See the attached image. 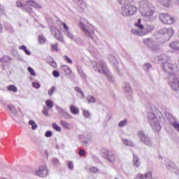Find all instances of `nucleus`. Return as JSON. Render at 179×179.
Returning <instances> with one entry per match:
<instances>
[{
    "instance_id": "f257e3e1",
    "label": "nucleus",
    "mask_w": 179,
    "mask_h": 179,
    "mask_svg": "<svg viewBox=\"0 0 179 179\" xmlns=\"http://www.w3.org/2000/svg\"><path fill=\"white\" fill-rule=\"evenodd\" d=\"M57 27L59 29H57V27L55 26H52L50 27V31L52 34L55 36V38H57V40L61 41L62 43H64V36L61 33V30H62L63 29H64V33H66V34L67 37H69V38H73V34H71V31H69V27L65 24V22H59L57 24Z\"/></svg>"
},
{
    "instance_id": "f03ea898",
    "label": "nucleus",
    "mask_w": 179,
    "mask_h": 179,
    "mask_svg": "<svg viewBox=\"0 0 179 179\" xmlns=\"http://www.w3.org/2000/svg\"><path fill=\"white\" fill-rule=\"evenodd\" d=\"M139 9L143 16H152L154 13L153 7L148 1H142L139 3Z\"/></svg>"
},
{
    "instance_id": "7ed1b4c3",
    "label": "nucleus",
    "mask_w": 179,
    "mask_h": 179,
    "mask_svg": "<svg viewBox=\"0 0 179 179\" xmlns=\"http://www.w3.org/2000/svg\"><path fill=\"white\" fill-rule=\"evenodd\" d=\"M138 8L135 5L129 3L122 7L121 13L122 16L127 17L128 16H134Z\"/></svg>"
},
{
    "instance_id": "20e7f679",
    "label": "nucleus",
    "mask_w": 179,
    "mask_h": 179,
    "mask_svg": "<svg viewBox=\"0 0 179 179\" xmlns=\"http://www.w3.org/2000/svg\"><path fill=\"white\" fill-rule=\"evenodd\" d=\"M168 84L172 90L178 92L179 90V76L175 74H170L168 79Z\"/></svg>"
},
{
    "instance_id": "39448f33",
    "label": "nucleus",
    "mask_w": 179,
    "mask_h": 179,
    "mask_svg": "<svg viewBox=\"0 0 179 179\" xmlns=\"http://www.w3.org/2000/svg\"><path fill=\"white\" fill-rule=\"evenodd\" d=\"M159 17L160 22L164 24H173L174 23V17L169 13H160Z\"/></svg>"
},
{
    "instance_id": "423d86ee",
    "label": "nucleus",
    "mask_w": 179,
    "mask_h": 179,
    "mask_svg": "<svg viewBox=\"0 0 179 179\" xmlns=\"http://www.w3.org/2000/svg\"><path fill=\"white\" fill-rule=\"evenodd\" d=\"M103 157L110 162V163H114L115 162V155L113 153V152L110 150H103Z\"/></svg>"
},
{
    "instance_id": "0eeeda50",
    "label": "nucleus",
    "mask_w": 179,
    "mask_h": 179,
    "mask_svg": "<svg viewBox=\"0 0 179 179\" xmlns=\"http://www.w3.org/2000/svg\"><path fill=\"white\" fill-rule=\"evenodd\" d=\"M47 174H48V169H47V166H41L39 170L36 171V175L41 178L47 177Z\"/></svg>"
},
{
    "instance_id": "6e6552de",
    "label": "nucleus",
    "mask_w": 179,
    "mask_h": 179,
    "mask_svg": "<svg viewBox=\"0 0 179 179\" xmlns=\"http://www.w3.org/2000/svg\"><path fill=\"white\" fill-rule=\"evenodd\" d=\"M138 136L141 142H143L145 145H150V139L144 134L143 131H140L138 133Z\"/></svg>"
},
{
    "instance_id": "1a4fd4ad",
    "label": "nucleus",
    "mask_w": 179,
    "mask_h": 179,
    "mask_svg": "<svg viewBox=\"0 0 179 179\" xmlns=\"http://www.w3.org/2000/svg\"><path fill=\"white\" fill-rule=\"evenodd\" d=\"M157 1L164 8H170L171 6V0H157Z\"/></svg>"
},
{
    "instance_id": "9d476101",
    "label": "nucleus",
    "mask_w": 179,
    "mask_h": 179,
    "mask_svg": "<svg viewBox=\"0 0 179 179\" xmlns=\"http://www.w3.org/2000/svg\"><path fill=\"white\" fill-rule=\"evenodd\" d=\"M60 124L64 129H72V124L68 123V122L65 120H61Z\"/></svg>"
},
{
    "instance_id": "9b49d317",
    "label": "nucleus",
    "mask_w": 179,
    "mask_h": 179,
    "mask_svg": "<svg viewBox=\"0 0 179 179\" xmlns=\"http://www.w3.org/2000/svg\"><path fill=\"white\" fill-rule=\"evenodd\" d=\"M79 26L81 29H83V31L86 33V34H88V36L90 37L91 34H94V30H91L89 31L88 29H86V27H85V24L80 22L79 24Z\"/></svg>"
},
{
    "instance_id": "f8f14e48",
    "label": "nucleus",
    "mask_w": 179,
    "mask_h": 179,
    "mask_svg": "<svg viewBox=\"0 0 179 179\" xmlns=\"http://www.w3.org/2000/svg\"><path fill=\"white\" fill-rule=\"evenodd\" d=\"M61 69L65 72L66 75H71L72 73V69H71V68L67 65L62 66Z\"/></svg>"
},
{
    "instance_id": "ddd939ff",
    "label": "nucleus",
    "mask_w": 179,
    "mask_h": 179,
    "mask_svg": "<svg viewBox=\"0 0 179 179\" xmlns=\"http://www.w3.org/2000/svg\"><path fill=\"white\" fill-rule=\"evenodd\" d=\"M27 3L29 6H33V8H41V6H40V4H38L35 1L33 0L27 1Z\"/></svg>"
},
{
    "instance_id": "4468645a",
    "label": "nucleus",
    "mask_w": 179,
    "mask_h": 179,
    "mask_svg": "<svg viewBox=\"0 0 179 179\" xmlns=\"http://www.w3.org/2000/svg\"><path fill=\"white\" fill-rule=\"evenodd\" d=\"M169 47L172 48V50H179V41H173L170 45Z\"/></svg>"
},
{
    "instance_id": "2eb2a0df",
    "label": "nucleus",
    "mask_w": 179,
    "mask_h": 179,
    "mask_svg": "<svg viewBox=\"0 0 179 179\" xmlns=\"http://www.w3.org/2000/svg\"><path fill=\"white\" fill-rule=\"evenodd\" d=\"M136 27L139 30H143V25H142V20L138 19L137 22L135 23Z\"/></svg>"
},
{
    "instance_id": "dca6fc26",
    "label": "nucleus",
    "mask_w": 179,
    "mask_h": 179,
    "mask_svg": "<svg viewBox=\"0 0 179 179\" xmlns=\"http://www.w3.org/2000/svg\"><path fill=\"white\" fill-rule=\"evenodd\" d=\"M70 111L72 114L76 115L79 113V108H76L75 106L72 105L70 106Z\"/></svg>"
},
{
    "instance_id": "f3484780",
    "label": "nucleus",
    "mask_w": 179,
    "mask_h": 179,
    "mask_svg": "<svg viewBox=\"0 0 179 179\" xmlns=\"http://www.w3.org/2000/svg\"><path fill=\"white\" fill-rule=\"evenodd\" d=\"M7 90L8 92H13V93H16V92H17V87L13 85H8L7 87Z\"/></svg>"
},
{
    "instance_id": "a211bd4d",
    "label": "nucleus",
    "mask_w": 179,
    "mask_h": 179,
    "mask_svg": "<svg viewBox=\"0 0 179 179\" xmlns=\"http://www.w3.org/2000/svg\"><path fill=\"white\" fill-rule=\"evenodd\" d=\"M45 104H46L47 107H48V108H52V107H54V103H52V101H51V100H47L45 101Z\"/></svg>"
},
{
    "instance_id": "6ab92c4d",
    "label": "nucleus",
    "mask_w": 179,
    "mask_h": 179,
    "mask_svg": "<svg viewBox=\"0 0 179 179\" xmlns=\"http://www.w3.org/2000/svg\"><path fill=\"white\" fill-rule=\"evenodd\" d=\"M29 125H31V129H37V124H36V122H34V121L29 120Z\"/></svg>"
},
{
    "instance_id": "aec40b11",
    "label": "nucleus",
    "mask_w": 179,
    "mask_h": 179,
    "mask_svg": "<svg viewBox=\"0 0 179 179\" xmlns=\"http://www.w3.org/2000/svg\"><path fill=\"white\" fill-rule=\"evenodd\" d=\"M52 51L58 52V43L51 44L50 45Z\"/></svg>"
},
{
    "instance_id": "412c9836",
    "label": "nucleus",
    "mask_w": 179,
    "mask_h": 179,
    "mask_svg": "<svg viewBox=\"0 0 179 179\" xmlns=\"http://www.w3.org/2000/svg\"><path fill=\"white\" fill-rule=\"evenodd\" d=\"M74 90L77 92V93H79L81 94V97L83 99L85 97V94H83V92H82V90L79 88V87H76Z\"/></svg>"
},
{
    "instance_id": "4be33fe9",
    "label": "nucleus",
    "mask_w": 179,
    "mask_h": 179,
    "mask_svg": "<svg viewBox=\"0 0 179 179\" xmlns=\"http://www.w3.org/2000/svg\"><path fill=\"white\" fill-rule=\"evenodd\" d=\"M38 41L41 43V44H44V43H45V37H44L43 35L39 36Z\"/></svg>"
},
{
    "instance_id": "5701e85b",
    "label": "nucleus",
    "mask_w": 179,
    "mask_h": 179,
    "mask_svg": "<svg viewBox=\"0 0 179 179\" xmlns=\"http://www.w3.org/2000/svg\"><path fill=\"white\" fill-rule=\"evenodd\" d=\"M8 110L11 112V113H17V110H16V108H15V106L10 105L8 106Z\"/></svg>"
},
{
    "instance_id": "b1692460",
    "label": "nucleus",
    "mask_w": 179,
    "mask_h": 179,
    "mask_svg": "<svg viewBox=\"0 0 179 179\" xmlns=\"http://www.w3.org/2000/svg\"><path fill=\"white\" fill-rule=\"evenodd\" d=\"M52 128H54L57 132H61V127L58 126L57 123H53Z\"/></svg>"
},
{
    "instance_id": "393cba45",
    "label": "nucleus",
    "mask_w": 179,
    "mask_h": 179,
    "mask_svg": "<svg viewBox=\"0 0 179 179\" xmlns=\"http://www.w3.org/2000/svg\"><path fill=\"white\" fill-rule=\"evenodd\" d=\"M99 65V68L98 69L99 72H103L104 71V63L100 62Z\"/></svg>"
},
{
    "instance_id": "a878e982",
    "label": "nucleus",
    "mask_w": 179,
    "mask_h": 179,
    "mask_svg": "<svg viewBox=\"0 0 179 179\" xmlns=\"http://www.w3.org/2000/svg\"><path fill=\"white\" fill-rule=\"evenodd\" d=\"M143 43L145 45H150V44H152V39L150 38L144 39Z\"/></svg>"
},
{
    "instance_id": "bb28decb",
    "label": "nucleus",
    "mask_w": 179,
    "mask_h": 179,
    "mask_svg": "<svg viewBox=\"0 0 179 179\" xmlns=\"http://www.w3.org/2000/svg\"><path fill=\"white\" fill-rule=\"evenodd\" d=\"M133 162H134V164H135V166L136 167H138V166H139V159L136 157H134Z\"/></svg>"
},
{
    "instance_id": "cd10ccee",
    "label": "nucleus",
    "mask_w": 179,
    "mask_h": 179,
    "mask_svg": "<svg viewBox=\"0 0 179 179\" xmlns=\"http://www.w3.org/2000/svg\"><path fill=\"white\" fill-rule=\"evenodd\" d=\"M64 61L67 62V64H73V62L72 61V59H71V58H69L68 56H64Z\"/></svg>"
},
{
    "instance_id": "c85d7f7f",
    "label": "nucleus",
    "mask_w": 179,
    "mask_h": 179,
    "mask_svg": "<svg viewBox=\"0 0 179 179\" xmlns=\"http://www.w3.org/2000/svg\"><path fill=\"white\" fill-rule=\"evenodd\" d=\"M145 29L148 33H150V31H152L155 29V27L152 25H147Z\"/></svg>"
},
{
    "instance_id": "c756f323",
    "label": "nucleus",
    "mask_w": 179,
    "mask_h": 179,
    "mask_svg": "<svg viewBox=\"0 0 179 179\" xmlns=\"http://www.w3.org/2000/svg\"><path fill=\"white\" fill-rule=\"evenodd\" d=\"M28 72L32 75V76H36V73L34 72V70L31 67H28Z\"/></svg>"
},
{
    "instance_id": "7c9ffc66",
    "label": "nucleus",
    "mask_w": 179,
    "mask_h": 179,
    "mask_svg": "<svg viewBox=\"0 0 179 179\" xmlns=\"http://www.w3.org/2000/svg\"><path fill=\"white\" fill-rule=\"evenodd\" d=\"M88 100V103H96V99H94V97L93 96H89L87 98Z\"/></svg>"
},
{
    "instance_id": "2f4dec72",
    "label": "nucleus",
    "mask_w": 179,
    "mask_h": 179,
    "mask_svg": "<svg viewBox=\"0 0 179 179\" xmlns=\"http://www.w3.org/2000/svg\"><path fill=\"white\" fill-rule=\"evenodd\" d=\"M127 124V120H122L119 123V127H125Z\"/></svg>"
},
{
    "instance_id": "473e14b6",
    "label": "nucleus",
    "mask_w": 179,
    "mask_h": 179,
    "mask_svg": "<svg viewBox=\"0 0 179 179\" xmlns=\"http://www.w3.org/2000/svg\"><path fill=\"white\" fill-rule=\"evenodd\" d=\"M1 59H2V61H4V62H8L10 61V57H9V56H3Z\"/></svg>"
},
{
    "instance_id": "72a5a7b5",
    "label": "nucleus",
    "mask_w": 179,
    "mask_h": 179,
    "mask_svg": "<svg viewBox=\"0 0 179 179\" xmlns=\"http://www.w3.org/2000/svg\"><path fill=\"white\" fill-rule=\"evenodd\" d=\"M55 92V87H52L51 89L48 91L49 96H52V94Z\"/></svg>"
},
{
    "instance_id": "f704fd0d",
    "label": "nucleus",
    "mask_w": 179,
    "mask_h": 179,
    "mask_svg": "<svg viewBox=\"0 0 179 179\" xmlns=\"http://www.w3.org/2000/svg\"><path fill=\"white\" fill-rule=\"evenodd\" d=\"M85 153H86V152L83 149H80L78 151L79 156H85Z\"/></svg>"
},
{
    "instance_id": "c9c22d12",
    "label": "nucleus",
    "mask_w": 179,
    "mask_h": 179,
    "mask_svg": "<svg viewBox=\"0 0 179 179\" xmlns=\"http://www.w3.org/2000/svg\"><path fill=\"white\" fill-rule=\"evenodd\" d=\"M68 166H69V169H70V170L73 169V162L72 161H69L68 162Z\"/></svg>"
},
{
    "instance_id": "e433bc0d",
    "label": "nucleus",
    "mask_w": 179,
    "mask_h": 179,
    "mask_svg": "<svg viewBox=\"0 0 179 179\" xmlns=\"http://www.w3.org/2000/svg\"><path fill=\"white\" fill-rule=\"evenodd\" d=\"M145 178L152 179V172H147L145 175Z\"/></svg>"
},
{
    "instance_id": "4c0bfd02",
    "label": "nucleus",
    "mask_w": 179,
    "mask_h": 179,
    "mask_svg": "<svg viewBox=\"0 0 179 179\" xmlns=\"http://www.w3.org/2000/svg\"><path fill=\"white\" fill-rule=\"evenodd\" d=\"M52 75L55 78H59V72L57 71H53L52 72Z\"/></svg>"
},
{
    "instance_id": "58836bf2",
    "label": "nucleus",
    "mask_w": 179,
    "mask_h": 179,
    "mask_svg": "<svg viewBox=\"0 0 179 179\" xmlns=\"http://www.w3.org/2000/svg\"><path fill=\"white\" fill-rule=\"evenodd\" d=\"M45 136H46V138H51V136H52V133L50 131H48L45 132Z\"/></svg>"
},
{
    "instance_id": "ea45409f",
    "label": "nucleus",
    "mask_w": 179,
    "mask_h": 179,
    "mask_svg": "<svg viewBox=\"0 0 179 179\" xmlns=\"http://www.w3.org/2000/svg\"><path fill=\"white\" fill-rule=\"evenodd\" d=\"M32 85L35 89H40V84L38 83H33Z\"/></svg>"
},
{
    "instance_id": "a19ab883",
    "label": "nucleus",
    "mask_w": 179,
    "mask_h": 179,
    "mask_svg": "<svg viewBox=\"0 0 179 179\" xmlns=\"http://www.w3.org/2000/svg\"><path fill=\"white\" fill-rule=\"evenodd\" d=\"M173 127L176 131H179V124L177 122H173Z\"/></svg>"
},
{
    "instance_id": "79ce46f5",
    "label": "nucleus",
    "mask_w": 179,
    "mask_h": 179,
    "mask_svg": "<svg viewBox=\"0 0 179 179\" xmlns=\"http://www.w3.org/2000/svg\"><path fill=\"white\" fill-rule=\"evenodd\" d=\"M155 129L156 132H159L160 129H162V127L160 126L159 124H158L157 126H155Z\"/></svg>"
},
{
    "instance_id": "37998d69",
    "label": "nucleus",
    "mask_w": 179,
    "mask_h": 179,
    "mask_svg": "<svg viewBox=\"0 0 179 179\" xmlns=\"http://www.w3.org/2000/svg\"><path fill=\"white\" fill-rule=\"evenodd\" d=\"M16 6L17 8H23V3H22V1H17Z\"/></svg>"
},
{
    "instance_id": "c03bdc74",
    "label": "nucleus",
    "mask_w": 179,
    "mask_h": 179,
    "mask_svg": "<svg viewBox=\"0 0 179 179\" xmlns=\"http://www.w3.org/2000/svg\"><path fill=\"white\" fill-rule=\"evenodd\" d=\"M90 171L92 172V173H97V171H99V169L96 168V167H92L90 169Z\"/></svg>"
},
{
    "instance_id": "a18cd8bd",
    "label": "nucleus",
    "mask_w": 179,
    "mask_h": 179,
    "mask_svg": "<svg viewBox=\"0 0 179 179\" xmlns=\"http://www.w3.org/2000/svg\"><path fill=\"white\" fill-rule=\"evenodd\" d=\"M83 114H84L85 117H86L87 118L90 117V113H89V111L85 110L83 112Z\"/></svg>"
},
{
    "instance_id": "49530a36",
    "label": "nucleus",
    "mask_w": 179,
    "mask_h": 179,
    "mask_svg": "<svg viewBox=\"0 0 179 179\" xmlns=\"http://www.w3.org/2000/svg\"><path fill=\"white\" fill-rule=\"evenodd\" d=\"M118 1L121 5H124V3H127V2H128V0H118Z\"/></svg>"
},
{
    "instance_id": "de8ad7c7",
    "label": "nucleus",
    "mask_w": 179,
    "mask_h": 179,
    "mask_svg": "<svg viewBox=\"0 0 179 179\" xmlns=\"http://www.w3.org/2000/svg\"><path fill=\"white\" fill-rule=\"evenodd\" d=\"M43 114H44V115H45L46 117H48V110L44 109L43 110Z\"/></svg>"
},
{
    "instance_id": "09e8293b",
    "label": "nucleus",
    "mask_w": 179,
    "mask_h": 179,
    "mask_svg": "<svg viewBox=\"0 0 179 179\" xmlns=\"http://www.w3.org/2000/svg\"><path fill=\"white\" fill-rule=\"evenodd\" d=\"M50 66H52V68H57V63L55 62H50Z\"/></svg>"
},
{
    "instance_id": "8fccbe9b",
    "label": "nucleus",
    "mask_w": 179,
    "mask_h": 179,
    "mask_svg": "<svg viewBox=\"0 0 179 179\" xmlns=\"http://www.w3.org/2000/svg\"><path fill=\"white\" fill-rule=\"evenodd\" d=\"M136 179H143V175H142V174H138V175L136 176Z\"/></svg>"
},
{
    "instance_id": "3c124183",
    "label": "nucleus",
    "mask_w": 179,
    "mask_h": 179,
    "mask_svg": "<svg viewBox=\"0 0 179 179\" xmlns=\"http://www.w3.org/2000/svg\"><path fill=\"white\" fill-rule=\"evenodd\" d=\"M20 48V50H22V51H26V50L27 49V48H26V46L24 45L21 46Z\"/></svg>"
},
{
    "instance_id": "603ef678",
    "label": "nucleus",
    "mask_w": 179,
    "mask_h": 179,
    "mask_svg": "<svg viewBox=\"0 0 179 179\" xmlns=\"http://www.w3.org/2000/svg\"><path fill=\"white\" fill-rule=\"evenodd\" d=\"M168 66L169 67V69H171V71H173V64H169Z\"/></svg>"
},
{
    "instance_id": "864d4df0",
    "label": "nucleus",
    "mask_w": 179,
    "mask_h": 179,
    "mask_svg": "<svg viewBox=\"0 0 179 179\" xmlns=\"http://www.w3.org/2000/svg\"><path fill=\"white\" fill-rule=\"evenodd\" d=\"M123 143H124V145H128V143H129V141L128 140H124Z\"/></svg>"
},
{
    "instance_id": "5fc2aeb1",
    "label": "nucleus",
    "mask_w": 179,
    "mask_h": 179,
    "mask_svg": "<svg viewBox=\"0 0 179 179\" xmlns=\"http://www.w3.org/2000/svg\"><path fill=\"white\" fill-rule=\"evenodd\" d=\"M24 52L27 54V55H30V51H29L27 49L24 50Z\"/></svg>"
},
{
    "instance_id": "6e6d98bb",
    "label": "nucleus",
    "mask_w": 179,
    "mask_h": 179,
    "mask_svg": "<svg viewBox=\"0 0 179 179\" xmlns=\"http://www.w3.org/2000/svg\"><path fill=\"white\" fill-rule=\"evenodd\" d=\"M145 65H146V66H148V68H150V66H152V65H150V64H147Z\"/></svg>"
},
{
    "instance_id": "4d7b16f0",
    "label": "nucleus",
    "mask_w": 179,
    "mask_h": 179,
    "mask_svg": "<svg viewBox=\"0 0 179 179\" xmlns=\"http://www.w3.org/2000/svg\"><path fill=\"white\" fill-rule=\"evenodd\" d=\"M0 31H2V24L0 23Z\"/></svg>"
},
{
    "instance_id": "13d9d810",
    "label": "nucleus",
    "mask_w": 179,
    "mask_h": 179,
    "mask_svg": "<svg viewBox=\"0 0 179 179\" xmlns=\"http://www.w3.org/2000/svg\"><path fill=\"white\" fill-rule=\"evenodd\" d=\"M115 179H118V178H115Z\"/></svg>"
}]
</instances>
